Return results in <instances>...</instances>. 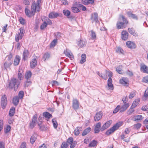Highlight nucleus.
Listing matches in <instances>:
<instances>
[{
  "mask_svg": "<svg viewBox=\"0 0 148 148\" xmlns=\"http://www.w3.org/2000/svg\"><path fill=\"white\" fill-rule=\"evenodd\" d=\"M20 83V81L18 79L14 78H12L10 81L7 86V88L9 89L14 88V90L16 91L17 90Z\"/></svg>",
  "mask_w": 148,
  "mask_h": 148,
  "instance_id": "obj_1",
  "label": "nucleus"
},
{
  "mask_svg": "<svg viewBox=\"0 0 148 148\" xmlns=\"http://www.w3.org/2000/svg\"><path fill=\"white\" fill-rule=\"evenodd\" d=\"M41 3L39 0L36 2L33 1L31 6V10H32L33 12L35 13L39 12L41 10Z\"/></svg>",
  "mask_w": 148,
  "mask_h": 148,
  "instance_id": "obj_2",
  "label": "nucleus"
},
{
  "mask_svg": "<svg viewBox=\"0 0 148 148\" xmlns=\"http://www.w3.org/2000/svg\"><path fill=\"white\" fill-rule=\"evenodd\" d=\"M106 75L109 78L108 80L107 84L108 86V90H113L114 89L113 85L112 84V80L111 77L112 76V73L110 71H107L106 72Z\"/></svg>",
  "mask_w": 148,
  "mask_h": 148,
  "instance_id": "obj_3",
  "label": "nucleus"
},
{
  "mask_svg": "<svg viewBox=\"0 0 148 148\" xmlns=\"http://www.w3.org/2000/svg\"><path fill=\"white\" fill-rule=\"evenodd\" d=\"M121 126L120 123H117L110 130L107 131L106 134L108 135L117 130Z\"/></svg>",
  "mask_w": 148,
  "mask_h": 148,
  "instance_id": "obj_4",
  "label": "nucleus"
},
{
  "mask_svg": "<svg viewBox=\"0 0 148 148\" xmlns=\"http://www.w3.org/2000/svg\"><path fill=\"white\" fill-rule=\"evenodd\" d=\"M20 32L18 34L16 35L15 36V40L17 42H18L20 39H21L22 37L24 35L25 30L22 27H21L19 29Z\"/></svg>",
  "mask_w": 148,
  "mask_h": 148,
  "instance_id": "obj_5",
  "label": "nucleus"
},
{
  "mask_svg": "<svg viewBox=\"0 0 148 148\" xmlns=\"http://www.w3.org/2000/svg\"><path fill=\"white\" fill-rule=\"evenodd\" d=\"M7 57H8V61H5L4 63V67L6 69L10 68L13 62L12 60H11L12 57L11 56H9Z\"/></svg>",
  "mask_w": 148,
  "mask_h": 148,
  "instance_id": "obj_6",
  "label": "nucleus"
},
{
  "mask_svg": "<svg viewBox=\"0 0 148 148\" xmlns=\"http://www.w3.org/2000/svg\"><path fill=\"white\" fill-rule=\"evenodd\" d=\"M37 119V115L35 114L33 116L32 121L30 122L29 126L31 129L33 128L36 124Z\"/></svg>",
  "mask_w": 148,
  "mask_h": 148,
  "instance_id": "obj_7",
  "label": "nucleus"
},
{
  "mask_svg": "<svg viewBox=\"0 0 148 148\" xmlns=\"http://www.w3.org/2000/svg\"><path fill=\"white\" fill-rule=\"evenodd\" d=\"M7 103V98L5 95H3L1 99V105L3 109L5 108Z\"/></svg>",
  "mask_w": 148,
  "mask_h": 148,
  "instance_id": "obj_8",
  "label": "nucleus"
},
{
  "mask_svg": "<svg viewBox=\"0 0 148 148\" xmlns=\"http://www.w3.org/2000/svg\"><path fill=\"white\" fill-rule=\"evenodd\" d=\"M79 103L78 100L73 99L72 101V107L75 110L78 109L79 108Z\"/></svg>",
  "mask_w": 148,
  "mask_h": 148,
  "instance_id": "obj_9",
  "label": "nucleus"
},
{
  "mask_svg": "<svg viewBox=\"0 0 148 148\" xmlns=\"http://www.w3.org/2000/svg\"><path fill=\"white\" fill-rule=\"evenodd\" d=\"M64 53L65 55L69 57L71 60H73L74 58V56L71 51L69 50L66 49L64 51Z\"/></svg>",
  "mask_w": 148,
  "mask_h": 148,
  "instance_id": "obj_10",
  "label": "nucleus"
},
{
  "mask_svg": "<svg viewBox=\"0 0 148 148\" xmlns=\"http://www.w3.org/2000/svg\"><path fill=\"white\" fill-rule=\"evenodd\" d=\"M112 123V121L110 120L107 122L102 126V127L101 128L100 130L101 131H102L104 130L105 129H106L108 127H109L111 124Z\"/></svg>",
  "mask_w": 148,
  "mask_h": 148,
  "instance_id": "obj_11",
  "label": "nucleus"
},
{
  "mask_svg": "<svg viewBox=\"0 0 148 148\" xmlns=\"http://www.w3.org/2000/svg\"><path fill=\"white\" fill-rule=\"evenodd\" d=\"M91 19L92 23L95 22L97 23L99 22L98 19V14L97 13H95L92 14Z\"/></svg>",
  "mask_w": 148,
  "mask_h": 148,
  "instance_id": "obj_12",
  "label": "nucleus"
},
{
  "mask_svg": "<svg viewBox=\"0 0 148 148\" xmlns=\"http://www.w3.org/2000/svg\"><path fill=\"white\" fill-rule=\"evenodd\" d=\"M102 113L101 112L97 113L94 117L95 121H99L102 118Z\"/></svg>",
  "mask_w": 148,
  "mask_h": 148,
  "instance_id": "obj_13",
  "label": "nucleus"
},
{
  "mask_svg": "<svg viewBox=\"0 0 148 148\" xmlns=\"http://www.w3.org/2000/svg\"><path fill=\"white\" fill-rule=\"evenodd\" d=\"M25 12L27 16L29 17H30L34 15L35 14L34 12H33L32 10H31V11H30L27 8H25Z\"/></svg>",
  "mask_w": 148,
  "mask_h": 148,
  "instance_id": "obj_14",
  "label": "nucleus"
},
{
  "mask_svg": "<svg viewBox=\"0 0 148 148\" xmlns=\"http://www.w3.org/2000/svg\"><path fill=\"white\" fill-rule=\"evenodd\" d=\"M59 15V14L53 12L50 13L49 15V17L50 18H53L57 17Z\"/></svg>",
  "mask_w": 148,
  "mask_h": 148,
  "instance_id": "obj_15",
  "label": "nucleus"
},
{
  "mask_svg": "<svg viewBox=\"0 0 148 148\" xmlns=\"http://www.w3.org/2000/svg\"><path fill=\"white\" fill-rule=\"evenodd\" d=\"M126 45L128 47L130 48H135L136 47L134 43L130 41L127 42Z\"/></svg>",
  "mask_w": 148,
  "mask_h": 148,
  "instance_id": "obj_16",
  "label": "nucleus"
},
{
  "mask_svg": "<svg viewBox=\"0 0 148 148\" xmlns=\"http://www.w3.org/2000/svg\"><path fill=\"white\" fill-rule=\"evenodd\" d=\"M128 33L126 31H123L121 33V38L124 40H126L128 37Z\"/></svg>",
  "mask_w": 148,
  "mask_h": 148,
  "instance_id": "obj_17",
  "label": "nucleus"
},
{
  "mask_svg": "<svg viewBox=\"0 0 148 148\" xmlns=\"http://www.w3.org/2000/svg\"><path fill=\"white\" fill-rule=\"evenodd\" d=\"M20 59L21 58L19 56H16L14 60V65L15 66L18 65L19 63Z\"/></svg>",
  "mask_w": 148,
  "mask_h": 148,
  "instance_id": "obj_18",
  "label": "nucleus"
},
{
  "mask_svg": "<svg viewBox=\"0 0 148 148\" xmlns=\"http://www.w3.org/2000/svg\"><path fill=\"white\" fill-rule=\"evenodd\" d=\"M86 41H84L83 40H79L77 44L79 47H82L85 46L86 44Z\"/></svg>",
  "mask_w": 148,
  "mask_h": 148,
  "instance_id": "obj_19",
  "label": "nucleus"
},
{
  "mask_svg": "<svg viewBox=\"0 0 148 148\" xmlns=\"http://www.w3.org/2000/svg\"><path fill=\"white\" fill-rule=\"evenodd\" d=\"M37 134L35 133L32 135L30 139V142L32 144H33L34 143L37 139Z\"/></svg>",
  "mask_w": 148,
  "mask_h": 148,
  "instance_id": "obj_20",
  "label": "nucleus"
},
{
  "mask_svg": "<svg viewBox=\"0 0 148 148\" xmlns=\"http://www.w3.org/2000/svg\"><path fill=\"white\" fill-rule=\"evenodd\" d=\"M37 65V61L36 59L34 58L30 62V66L32 68H34Z\"/></svg>",
  "mask_w": 148,
  "mask_h": 148,
  "instance_id": "obj_21",
  "label": "nucleus"
},
{
  "mask_svg": "<svg viewBox=\"0 0 148 148\" xmlns=\"http://www.w3.org/2000/svg\"><path fill=\"white\" fill-rule=\"evenodd\" d=\"M29 55V53L28 51L27 50H25L23 53V59L24 60H27V58L28 57Z\"/></svg>",
  "mask_w": 148,
  "mask_h": 148,
  "instance_id": "obj_22",
  "label": "nucleus"
},
{
  "mask_svg": "<svg viewBox=\"0 0 148 148\" xmlns=\"http://www.w3.org/2000/svg\"><path fill=\"white\" fill-rule=\"evenodd\" d=\"M127 14L129 17H130L136 20H137L138 19L137 16L136 15L133 14L131 11L127 12Z\"/></svg>",
  "mask_w": 148,
  "mask_h": 148,
  "instance_id": "obj_23",
  "label": "nucleus"
},
{
  "mask_svg": "<svg viewBox=\"0 0 148 148\" xmlns=\"http://www.w3.org/2000/svg\"><path fill=\"white\" fill-rule=\"evenodd\" d=\"M125 23L121 22H118L116 24V26L118 29H123L125 28V27L124 25Z\"/></svg>",
  "mask_w": 148,
  "mask_h": 148,
  "instance_id": "obj_24",
  "label": "nucleus"
},
{
  "mask_svg": "<svg viewBox=\"0 0 148 148\" xmlns=\"http://www.w3.org/2000/svg\"><path fill=\"white\" fill-rule=\"evenodd\" d=\"M129 106V105L128 103H125L123 105L121 108L120 111V112H123Z\"/></svg>",
  "mask_w": 148,
  "mask_h": 148,
  "instance_id": "obj_25",
  "label": "nucleus"
},
{
  "mask_svg": "<svg viewBox=\"0 0 148 148\" xmlns=\"http://www.w3.org/2000/svg\"><path fill=\"white\" fill-rule=\"evenodd\" d=\"M140 101V99H137L133 102L132 105L131 106V108H134L137 105H138Z\"/></svg>",
  "mask_w": 148,
  "mask_h": 148,
  "instance_id": "obj_26",
  "label": "nucleus"
},
{
  "mask_svg": "<svg viewBox=\"0 0 148 148\" xmlns=\"http://www.w3.org/2000/svg\"><path fill=\"white\" fill-rule=\"evenodd\" d=\"M97 141L95 140L92 141L88 145L89 147H92L97 146Z\"/></svg>",
  "mask_w": 148,
  "mask_h": 148,
  "instance_id": "obj_27",
  "label": "nucleus"
},
{
  "mask_svg": "<svg viewBox=\"0 0 148 148\" xmlns=\"http://www.w3.org/2000/svg\"><path fill=\"white\" fill-rule=\"evenodd\" d=\"M141 71L144 73H148V67L145 65H143L140 68Z\"/></svg>",
  "mask_w": 148,
  "mask_h": 148,
  "instance_id": "obj_28",
  "label": "nucleus"
},
{
  "mask_svg": "<svg viewBox=\"0 0 148 148\" xmlns=\"http://www.w3.org/2000/svg\"><path fill=\"white\" fill-rule=\"evenodd\" d=\"M128 80L127 78H123L120 80V83L124 85L127 84L128 82Z\"/></svg>",
  "mask_w": 148,
  "mask_h": 148,
  "instance_id": "obj_29",
  "label": "nucleus"
},
{
  "mask_svg": "<svg viewBox=\"0 0 148 148\" xmlns=\"http://www.w3.org/2000/svg\"><path fill=\"white\" fill-rule=\"evenodd\" d=\"M128 30L129 32L131 34L134 36H138L137 34L135 32L133 28H129Z\"/></svg>",
  "mask_w": 148,
  "mask_h": 148,
  "instance_id": "obj_30",
  "label": "nucleus"
},
{
  "mask_svg": "<svg viewBox=\"0 0 148 148\" xmlns=\"http://www.w3.org/2000/svg\"><path fill=\"white\" fill-rule=\"evenodd\" d=\"M91 130V129L90 127H88L87 128H86L84 130V131L83 132L82 134V136H84L86 135L90 132Z\"/></svg>",
  "mask_w": 148,
  "mask_h": 148,
  "instance_id": "obj_31",
  "label": "nucleus"
},
{
  "mask_svg": "<svg viewBox=\"0 0 148 148\" xmlns=\"http://www.w3.org/2000/svg\"><path fill=\"white\" fill-rule=\"evenodd\" d=\"M23 71L22 70H19L18 73V77L20 80H21L23 78V74H22Z\"/></svg>",
  "mask_w": 148,
  "mask_h": 148,
  "instance_id": "obj_32",
  "label": "nucleus"
},
{
  "mask_svg": "<svg viewBox=\"0 0 148 148\" xmlns=\"http://www.w3.org/2000/svg\"><path fill=\"white\" fill-rule=\"evenodd\" d=\"M32 74L31 71H28L25 74V78L28 80L30 79L32 75Z\"/></svg>",
  "mask_w": 148,
  "mask_h": 148,
  "instance_id": "obj_33",
  "label": "nucleus"
},
{
  "mask_svg": "<svg viewBox=\"0 0 148 148\" xmlns=\"http://www.w3.org/2000/svg\"><path fill=\"white\" fill-rule=\"evenodd\" d=\"M86 55L85 54H83L81 56V59L80 61V63L83 64L86 61Z\"/></svg>",
  "mask_w": 148,
  "mask_h": 148,
  "instance_id": "obj_34",
  "label": "nucleus"
},
{
  "mask_svg": "<svg viewBox=\"0 0 148 148\" xmlns=\"http://www.w3.org/2000/svg\"><path fill=\"white\" fill-rule=\"evenodd\" d=\"M15 111V108L14 107H12L10 110L9 113V116H13L14 114Z\"/></svg>",
  "mask_w": 148,
  "mask_h": 148,
  "instance_id": "obj_35",
  "label": "nucleus"
},
{
  "mask_svg": "<svg viewBox=\"0 0 148 148\" xmlns=\"http://www.w3.org/2000/svg\"><path fill=\"white\" fill-rule=\"evenodd\" d=\"M148 98V87L145 91L143 97V100H145Z\"/></svg>",
  "mask_w": 148,
  "mask_h": 148,
  "instance_id": "obj_36",
  "label": "nucleus"
},
{
  "mask_svg": "<svg viewBox=\"0 0 148 148\" xmlns=\"http://www.w3.org/2000/svg\"><path fill=\"white\" fill-rule=\"evenodd\" d=\"M19 101V97L17 96L15 97L13 99V103L14 104L15 106L17 105L18 104Z\"/></svg>",
  "mask_w": 148,
  "mask_h": 148,
  "instance_id": "obj_37",
  "label": "nucleus"
},
{
  "mask_svg": "<svg viewBox=\"0 0 148 148\" xmlns=\"http://www.w3.org/2000/svg\"><path fill=\"white\" fill-rule=\"evenodd\" d=\"M43 115L47 119H50L52 117L51 114L47 112H44Z\"/></svg>",
  "mask_w": 148,
  "mask_h": 148,
  "instance_id": "obj_38",
  "label": "nucleus"
},
{
  "mask_svg": "<svg viewBox=\"0 0 148 148\" xmlns=\"http://www.w3.org/2000/svg\"><path fill=\"white\" fill-rule=\"evenodd\" d=\"M122 66L121 65H119L116 68V71L120 74H123V72L121 71Z\"/></svg>",
  "mask_w": 148,
  "mask_h": 148,
  "instance_id": "obj_39",
  "label": "nucleus"
},
{
  "mask_svg": "<svg viewBox=\"0 0 148 148\" xmlns=\"http://www.w3.org/2000/svg\"><path fill=\"white\" fill-rule=\"evenodd\" d=\"M81 129V128L79 127H77L74 130V134L75 135L77 136L80 133V131Z\"/></svg>",
  "mask_w": 148,
  "mask_h": 148,
  "instance_id": "obj_40",
  "label": "nucleus"
},
{
  "mask_svg": "<svg viewBox=\"0 0 148 148\" xmlns=\"http://www.w3.org/2000/svg\"><path fill=\"white\" fill-rule=\"evenodd\" d=\"M63 12L65 16L68 17L69 16L71 12L67 10H63Z\"/></svg>",
  "mask_w": 148,
  "mask_h": 148,
  "instance_id": "obj_41",
  "label": "nucleus"
},
{
  "mask_svg": "<svg viewBox=\"0 0 148 148\" xmlns=\"http://www.w3.org/2000/svg\"><path fill=\"white\" fill-rule=\"evenodd\" d=\"M50 57V54L48 53H45L43 56V58L45 61L46 60H48Z\"/></svg>",
  "mask_w": 148,
  "mask_h": 148,
  "instance_id": "obj_42",
  "label": "nucleus"
},
{
  "mask_svg": "<svg viewBox=\"0 0 148 148\" xmlns=\"http://www.w3.org/2000/svg\"><path fill=\"white\" fill-rule=\"evenodd\" d=\"M72 10L74 13H78L80 12V10L77 7H73L71 8Z\"/></svg>",
  "mask_w": 148,
  "mask_h": 148,
  "instance_id": "obj_43",
  "label": "nucleus"
},
{
  "mask_svg": "<svg viewBox=\"0 0 148 148\" xmlns=\"http://www.w3.org/2000/svg\"><path fill=\"white\" fill-rule=\"evenodd\" d=\"M121 18L123 22V23H127L128 21H127L125 17L122 15H121L120 16L119 19L120 20H121Z\"/></svg>",
  "mask_w": 148,
  "mask_h": 148,
  "instance_id": "obj_44",
  "label": "nucleus"
},
{
  "mask_svg": "<svg viewBox=\"0 0 148 148\" xmlns=\"http://www.w3.org/2000/svg\"><path fill=\"white\" fill-rule=\"evenodd\" d=\"M134 121H136L137 120H142L143 119L141 115H138L134 116Z\"/></svg>",
  "mask_w": 148,
  "mask_h": 148,
  "instance_id": "obj_45",
  "label": "nucleus"
},
{
  "mask_svg": "<svg viewBox=\"0 0 148 148\" xmlns=\"http://www.w3.org/2000/svg\"><path fill=\"white\" fill-rule=\"evenodd\" d=\"M11 129V127L9 125H8L4 129L5 132V133H7L10 131Z\"/></svg>",
  "mask_w": 148,
  "mask_h": 148,
  "instance_id": "obj_46",
  "label": "nucleus"
},
{
  "mask_svg": "<svg viewBox=\"0 0 148 148\" xmlns=\"http://www.w3.org/2000/svg\"><path fill=\"white\" fill-rule=\"evenodd\" d=\"M57 42V40L56 39L54 40L50 44V47H54Z\"/></svg>",
  "mask_w": 148,
  "mask_h": 148,
  "instance_id": "obj_47",
  "label": "nucleus"
},
{
  "mask_svg": "<svg viewBox=\"0 0 148 148\" xmlns=\"http://www.w3.org/2000/svg\"><path fill=\"white\" fill-rule=\"evenodd\" d=\"M52 122L55 128H56L58 126V123L55 119H53L52 120Z\"/></svg>",
  "mask_w": 148,
  "mask_h": 148,
  "instance_id": "obj_48",
  "label": "nucleus"
},
{
  "mask_svg": "<svg viewBox=\"0 0 148 148\" xmlns=\"http://www.w3.org/2000/svg\"><path fill=\"white\" fill-rule=\"evenodd\" d=\"M116 52L119 53H123L124 52L123 50L120 47H117L116 49Z\"/></svg>",
  "mask_w": 148,
  "mask_h": 148,
  "instance_id": "obj_49",
  "label": "nucleus"
},
{
  "mask_svg": "<svg viewBox=\"0 0 148 148\" xmlns=\"http://www.w3.org/2000/svg\"><path fill=\"white\" fill-rule=\"evenodd\" d=\"M91 34L90 36H91L92 38L93 39H95L96 38V35L95 33L93 30L91 31Z\"/></svg>",
  "mask_w": 148,
  "mask_h": 148,
  "instance_id": "obj_50",
  "label": "nucleus"
},
{
  "mask_svg": "<svg viewBox=\"0 0 148 148\" xmlns=\"http://www.w3.org/2000/svg\"><path fill=\"white\" fill-rule=\"evenodd\" d=\"M43 119L42 117L41 116H40L38 118V125H40L42 123L43 121Z\"/></svg>",
  "mask_w": 148,
  "mask_h": 148,
  "instance_id": "obj_51",
  "label": "nucleus"
},
{
  "mask_svg": "<svg viewBox=\"0 0 148 148\" xmlns=\"http://www.w3.org/2000/svg\"><path fill=\"white\" fill-rule=\"evenodd\" d=\"M32 82L30 81H28V80L27 81L24 83L25 87H28L30 86L32 84Z\"/></svg>",
  "mask_w": 148,
  "mask_h": 148,
  "instance_id": "obj_52",
  "label": "nucleus"
},
{
  "mask_svg": "<svg viewBox=\"0 0 148 148\" xmlns=\"http://www.w3.org/2000/svg\"><path fill=\"white\" fill-rule=\"evenodd\" d=\"M78 8L83 11H85L86 10V8L82 4H79L78 5Z\"/></svg>",
  "mask_w": 148,
  "mask_h": 148,
  "instance_id": "obj_53",
  "label": "nucleus"
},
{
  "mask_svg": "<svg viewBox=\"0 0 148 148\" xmlns=\"http://www.w3.org/2000/svg\"><path fill=\"white\" fill-rule=\"evenodd\" d=\"M24 95V92L23 91H20L18 93L19 98L20 99H22Z\"/></svg>",
  "mask_w": 148,
  "mask_h": 148,
  "instance_id": "obj_54",
  "label": "nucleus"
},
{
  "mask_svg": "<svg viewBox=\"0 0 148 148\" xmlns=\"http://www.w3.org/2000/svg\"><path fill=\"white\" fill-rule=\"evenodd\" d=\"M47 26V23H45V22L42 24L40 27V29L41 30H43L44 28H46Z\"/></svg>",
  "mask_w": 148,
  "mask_h": 148,
  "instance_id": "obj_55",
  "label": "nucleus"
},
{
  "mask_svg": "<svg viewBox=\"0 0 148 148\" xmlns=\"http://www.w3.org/2000/svg\"><path fill=\"white\" fill-rule=\"evenodd\" d=\"M73 142V138L72 137L69 138L67 140V142L69 143L70 145L72 144Z\"/></svg>",
  "mask_w": 148,
  "mask_h": 148,
  "instance_id": "obj_56",
  "label": "nucleus"
},
{
  "mask_svg": "<svg viewBox=\"0 0 148 148\" xmlns=\"http://www.w3.org/2000/svg\"><path fill=\"white\" fill-rule=\"evenodd\" d=\"M68 146L67 144L66 143L63 142L62 144L61 148H67Z\"/></svg>",
  "mask_w": 148,
  "mask_h": 148,
  "instance_id": "obj_57",
  "label": "nucleus"
},
{
  "mask_svg": "<svg viewBox=\"0 0 148 148\" xmlns=\"http://www.w3.org/2000/svg\"><path fill=\"white\" fill-rule=\"evenodd\" d=\"M135 93L134 91L132 92L129 95V98L130 99H132L135 95Z\"/></svg>",
  "mask_w": 148,
  "mask_h": 148,
  "instance_id": "obj_58",
  "label": "nucleus"
},
{
  "mask_svg": "<svg viewBox=\"0 0 148 148\" xmlns=\"http://www.w3.org/2000/svg\"><path fill=\"white\" fill-rule=\"evenodd\" d=\"M120 106H118L114 110L113 112V113H116L120 109Z\"/></svg>",
  "mask_w": 148,
  "mask_h": 148,
  "instance_id": "obj_59",
  "label": "nucleus"
},
{
  "mask_svg": "<svg viewBox=\"0 0 148 148\" xmlns=\"http://www.w3.org/2000/svg\"><path fill=\"white\" fill-rule=\"evenodd\" d=\"M77 144V142L76 141H73L72 144H70L71 146H70V148H73L75 147V146Z\"/></svg>",
  "mask_w": 148,
  "mask_h": 148,
  "instance_id": "obj_60",
  "label": "nucleus"
},
{
  "mask_svg": "<svg viewBox=\"0 0 148 148\" xmlns=\"http://www.w3.org/2000/svg\"><path fill=\"white\" fill-rule=\"evenodd\" d=\"M141 124L140 123H138L137 124L134 125V126L135 128L136 129H138L140 128L141 126Z\"/></svg>",
  "mask_w": 148,
  "mask_h": 148,
  "instance_id": "obj_61",
  "label": "nucleus"
},
{
  "mask_svg": "<svg viewBox=\"0 0 148 148\" xmlns=\"http://www.w3.org/2000/svg\"><path fill=\"white\" fill-rule=\"evenodd\" d=\"M134 108H130V109H129L127 112V114L128 115H130L131 114L133 113L134 110H133Z\"/></svg>",
  "mask_w": 148,
  "mask_h": 148,
  "instance_id": "obj_62",
  "label": "nucleus"
},
{
  "mask_svg": "<svg viewBox=\"0 0 148 148\" xmlns=\"http://www.w3.org/2000/svg\"><path fill=\"white\" fill-rule=\"evenodd\" d=\"M143 81L145 83L148 82V76L144 77L143 79Z\"/></svg>",
  "mask_w": 148,
  "mask_h": 148,
  "instance_id": "obj_63",
  "label": "nucleus"
},
{
  "mask_svg": "<svg viewBox=\"0 0 148 148\" xmlns=\"http://www.w3.org/2000/svg\"><path fill=\"white\" fill-rule=\"evenodd\" d=\"M20 148H26V144L25 142H23L21 145Z\"/></svg>",
  "mask_w": 148,
  "mask_h": 148,
  "instance_id": "obj_64",
  "label": "nucleus"
}]
</instances>
